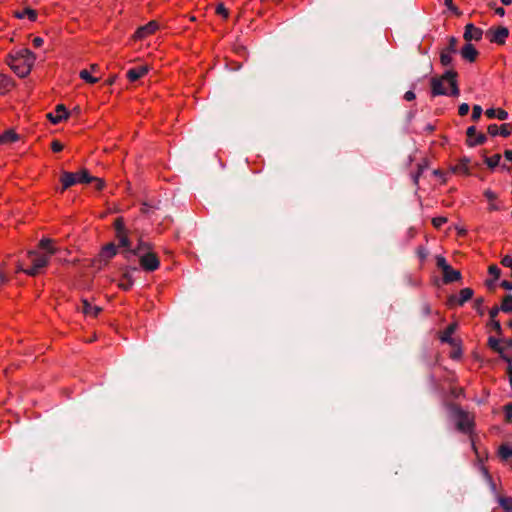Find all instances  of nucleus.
<instances>
[{
	"instance_id": "nucleus-1",
	"label": "nucleus",
	"mask_w": 512,
	"mask_h": 512,
	"mask_svg": "<svg viewBox=\"0 0 512 512\" xmlns=\"http://www.w3.org/2000/svg\"><path fill=\"white\" fill-rule=\"evenodd\" d=\"M457 76L458 74L456 71L448 70L440 77H432L430 81L432 96H459L460 90L458 87Z\"/></svg>"
},
{
	"instance_id": "nucleus-2",
	"label": "nucleus",
	"mask_w": 512,
	"mask_h": 512,
	"mask_svg": "<svg viewBox=\"0 0 512 512\" xmlns=\"http://www.w3.org/2000/svg\"><path fill=\"white\" fill-rule=\"evenodd\" d=\"M36 60L35 54L28 48H22L9 54L7 63L10 68L21 78L26 77Z\"/></svg>"
},
{
	"instance_id": "nucleus-3",
	"label": "nucleus",
	"mask_w": 512,
	"mask_h": 512,
	"mask_svg": "<svg viewBox=\"0 0 512 512\" xmlns=\"http://www.w3.org/2000/svg\"><path fill=\"white\" fill-rule=\"evenodd\" d=\"M135 254L139 255L140 266L144 270L151 272L159 268V258L151 251L149 243L140 242L135 250Z\"/></svg>"
},
{
	"instance_id": "nucleus-4",
	"label": "nucleus",
	"mask_w": 512,
	"mask_h": 512,
	"mask_svg": "<svg viewBox=\"0 0 512 512\" xmlns=\"http://www.w3.org/2000/svg\"><path fill=\"white\" fill-rule=\"evenodd\" d=\"M452 411L457 429L463 433H471L474 427L473 415L464 411L459 406H454Z\"/></svg>"
},
{
	"instance_id": "nucleus-5",
	"label": "nucleus",
	"mask_w": 512,
	"mask_h": 512,
	"mask_svg": "<svg viewBox=\"0 0 512 512\" xmlns=\"http://www.w3.org/2000/svg\"><path fill=\"white\" fill-rule=\"evenodd\" d=\"M60 181L62 183V192L68 189L69 187L77 184V183H90L91 175L88 173L86 169L81 170L80 172L72 173V172H63Z\"/></svg>"
},
{
	"instance_id": "nucleus-6",
	"label": "nucleus",
	"mask_w": 512,
	"mask_h": 512,
	"mask_svg": "<svg viewBox=\"0 0 512 512\" xmlns=\"http://www.w3.org/2000/svg\"><path fill=\"white\" fill-rule=\"evenodd\" d=\"M435 260L436 266L442 271L443 282L445 284L461 280V272L459 270L453 269L451 265L448 264L444 256L437 255Z\"/></svg>"
},
{
	"instance_id": "nucleus-7",
	"label": "nucleus",
	"mask_w": 512,
	"mask_h": 512,
	"mask_svg": "<svg viewBox=\"0 0 512 512\" xmlns=\"http://www.w3.org/2000/svg\"><path fill=\"white\" fill-rule=\"evenodd\" d=\"M457 43L458 40L451 36L449 37V44L446 48L442 49L440 52V62L443 66H450L453 61V54L457 53Z\"/></svg>"
},
{
	"instance_id": "nucleus-8",
	"label": "nucleus",
	"mask_w": 512,
	"mask_h": 512,
	"mask_svg": "<svg viewBox=\"0 0 512 512\" xmlns=\"http://www.w3.org/2000/svg\"><path fill=\"white\" fill-rule=\"evenodd\" d=\"M509 36V30L504 26L490 28L486 32V37L491 43L503 45Z\"/></svg>"
},
{
	"instance_id": "nucleus-9",
	"label": "nucleus",
	"mask_w": 512,
	"mask_h": 512,
	"mask_svg": "<svg viewBox=\"0 0 512 512\" xmlns=\"http://www.w3.org/2000/svg\"><path fill=\"white\" fill-rule=\"evenodd\" d=\"M473 290L471 288H463L460 290L458 295H451L448 298V305L449 306H463L467 301L472 299L473 297Z\"/></svg>"
},
{
	"instance_id": "nucleus-10",
	"label": "nucleus",
	"mask_w": 512,
	"mask_h": 512,
	"mask_svg": "<svg viewBox=\"0 0 512 512\" xmlns=\"http://www.w3.org/2000/svg\"><path fill=\"white\" fill-rule=\"evenodd\" d=\"M467 140L466 143L469 147H474L477 145H482L486 142L487 137L485 134L477 132L475 126H470L466 131Z\"/></svg>"
},
{
	"instance_id": "nucleus-11",
	"label": "nucleus",
	"mask_w": 512,
	"mask_h": 512,
	"mask_svg": "<svg viewBox=\"0 0 512 512\" xmlns=\"http://www.w3.org/2000/svg\"><path fill=\"white\" fill-rule=\"evenodd\" d=\"M483 195L488 201V211L493 212L506 209L503 202L499 200L498 195L491 189H486Z\"/></svg>"
},
{
	"instance_id": "nucleus-12",
	"label": "nucleus",
	"mask_w": 512,
	"mask_h": 512,
	"mask_svg": "<svg viewBox=\"0 0 512 512\" xmlns=\"http://www.w3.org/2000/svg\"><path fill=\"white\" fill-rule=\"evenodd\" d=\"M159 28V25L156 21H150L144 26L139 27L136 32L134 33V39L135 40H142L152 34H154L157 29Z\"/></svg>"
},
{
	"instance_id": "nucleus-13",
	"label": "nucleus",
	"mask_w": 512,
	"mask_h": 512,
	"mask_svg": "<svg viewBox=\"0 0 512 512\" xmlns=\"http://www.w3.org/2000/svg\"><path fill=\"white\" fill-rule=\"evenodd\" d=\"M487 132L492 137L497 135L508 137L512 133V125L509 123H504L501 126H498L497 124H490L487 128Z\"/></svg>"
},
{
	"instance_id": "nucleus-14",
	"label": "nucleus",
	"mask_w": 512,
	"mask_h": 512,
	"mask_svg": "<svg viewBox=\"0 0 512 512\" xmlns=\"http://www.w3.org/2000/svg\"><path fill=\"white\" fill-rule=\"evenodd\" d=\"M482 36L483 30L474 26L472 23H469L465 26L463 37L467 42H470L472 40L479 41L481 40Z\"/></svg>"
},
{
	"instance_id": "nucleus-15",
	"label": "nucleus",
	"mask_w": 512,
	"mask_h": 512,
	"mask_svg": "<svg viewBox=\"0 0 512 512\" xmlns=\"http://www.w3.org/2000/svg\"><path fill=\"white\" fill-rule=\"evenodd\" d=\"M47 117L53 124H58L68 117V112L63 104H59L56 106L54 112L49 113Z\"/></svg>"
},
{
	"instance_id": "nucleus-16",
	"label": "nucleus",
	"mask_w": 512,
	"mask_h": 512,
	"mask_svg": "<svg viewBox=\"0 0 512 512\" xmlns=\"http://www.w3.org/2000/svg\"><path fill=\"white\" fill-rule=\"evenodd\" d=\"M149 71V68L148 66L146 65H142V66H138V67H134V68H131L127 71V78L130 82H135L137 81L138 79L142 78L143 76H145Z\"/></svg>"
},
{
	"instance_id": "nucleus-17",
	"label": "nucleus",
	"mask_w": 512,
	"mask_h": 512,
	"mask_svg": "<svg viewBox=\"0 0 512 512\" xmlns=\"http://www.w3.org/2000/svg\"><path fill=\"white\" fill-rule=\"evenodd\" d=\"M469 164L470 160L468 158H462L454 166H452L451 170L457 175L467 176L470 174Z\"/></svg>"
},
{
	"instance_id": "nucleus-18",
	"label": "nucleus",
	"mask_w": 512,
	"mask_h": 512,
	"mask_svg": "<svg viewBox=\"0 0 512 512\" xmlns=\"http://www.w3.org/2000/svg\"><path fill=\"white\" fill-rule=\"evenodd\" d=\"M457 325L452 323L446 327V329L440 334L439 339L443 343H448L452 346L456 345L455 339L452 337L456 330Z\"/></svg>"
},
{
	"instance_id": "nucleus-19",
	"label": "nucleus",
	"mask_w": 512,
	"mask_h": 512,
	"mask_svg": "<svg viewBox=\"0 0 512 512\" xmlns=\"http://www.w3.org/2000/svg\"><path fill=\"white\" fill-rule=\"evenodd\" d=\"M29 258L31 263L39 269L44 268L47 266L49 262V256L44 254H38L36 252H29Z\"/></svg>"
},
{
	"instance_id": "nucleus-20",
	"label": "nucleus",
	"mask_w": 512,
	"mask_h": 512,
	"mask_svg": "<svg viewBox=\"0 0 512 512\" xmlns=\"http://www.w3.org/2000/svg\"><path fill=\"white\" fill-rule=\"evenodd\" d=\"M102 311V308L96 305H92L88 300H82V313L85 316L95 318Z\"/></svg>"
},
{
	"instance_id": "nucleus-21",
	"label": "nucleus",
	"mask_w": 512,
	"mask_h": 512,
	"mask_svg": "<svg viewBox=\"0 0 512 512\" xmlns=\"http://www.w3.org/2000/svg\"><path fill=\"white\" fill-rule=\"evenodd\" d=\"M461 56L469 62H474L478 56V51L471 43H467L461 49Z\"/></svg>"
},
{
	"instance_id": "nucleus-22",
	"label": "nucleus",
	"mask_w": 512,
	"mask_h": 512,
	"mask_svg": "<svg viewBox=\"0 0 512 512\" xmlns=\"http://www.w3.org/2000/svg\"><path fill=\"white\" fill-rule=\"evenodd\" d=\"M19 140V135L13 130L9 129L0 135V145H7Z\"/></svg>"
},
{
	"instance_id": "nucleus-23",
	"label": "nucleus",
	"mask_w": 512,
	"mask_h": 512,
	"mask_svg": "<svg viewBox=\"0 0 512 512\" xmlns=\"http://www.w3.org/2000/svg\"><path fill=\"white\" fill-rule=\"evenodd\" d=\"M14 86V81L11 77L0 74V94H7Z\"/></svg>"
},
{
	"instance_id": "nucleus-24",
	"label": "nucleus",
	"mask_w": 512,
	"mask_h": 512,
	"mask_svg": "<svg viewBox=\"0 0 512 512\" xmlns=\"http://www.w3.org/2000/svg\"><path fill=\"white\" fill-rule=\"evenodd\" d=\"M485 115L489 118V119H498V120H506L508 118V112L505 111L504 109L502 108H489L485 111Z\"/></svg>"
},
{
	"instance_id": "nucleus-25",
	"label": "nucleus",
	"mask_w": 512,
	"mask_h": 512,
	"mask_svg": "<svg viewBox=\"0 0 512 512\" xmlns=\"http://www.w3.org/2000/svg\"><path fill=\"white\" fill-rule=\"evenodd\" d=\"M117 253V248L114 244L109 243L106 246H104L100 252V258L103 259L105 262L110 260L112 257H114Z\"/></svg>"
},
{
	"instance_id": "nucleus-26",
	"label": "nucleus",
	"mask_w": 512,
	"mask_h": 512,
	"mask_svg": "<svg viewBox=\"0 0 512 512\" xmlns=\"http://www.w3.org/2000/svg\"><path fill=\"white\" fill-rule=\"evenodd\" d=\"M133 284H134V280H133L131 274L128 272H125L121 276V278L118 282V287L120 289H122L123 291H129L132 288Z\"/></svg>"
},
{
	"instance_id": "nucleus-27",
	"label": "nucleus",
	"mask_w": 512,
	"mask_h": 512,
	"mask_svg": "<svg viewBox=\"0 0 512 512\" xmlns=\"http://www.w3.org/2000/svg\"><path fill=\"white\" fill-rule=\"evenodd\" d=\"M14 16L18 19L28 18L30 21L34 22L37 19V12L32 8H25L22 11H16Z\"/></svg>"
},
{
	"instance_id": "nucleus-28",
	"label": "nucleus",
	"mask_w": 512,
	"mask_h": 512,
	"mask_svg": "<svg viewBox=\"0 0 512 512\" xmlns=\"http://www.w3.org/2000/svg\"><path fill=\"white\" fill-rule=\"evenodd\" d=\"M79 77L89 84H95L100 80V77L92 76V72L87 69L81 70L79 72Z\"/></svg>"
},
{
	"instance_id": "nucleus-29",
	"label": "nucleus",
	"mask_w": 512,
	"mask_h": 512,
	"mask_svg": "<svg viewBox=\"0 0 512 512\" xmlns=\"http://www.w3.org/2000/svg\"><path fill=\"white\" fill-rule=\"evenodd\" d=\"M39 247L43 250H46L49 253V256L56 253V248L53 246V241L49 238H43L39 242Z\"/></svg>"
},
{
	"instance_id": "nucleus-30",
	"label": "nucleus",
	"mask_w": 512,
	"mask_h": 512,
	"mask_svg": "<svg viewBox=\"0 0 512 512\" xmlns=\"http://www.w3.org/2000/svg\"><path fill=\"white\" fill-rule=\"evenodd\" d=\"M488 345L492 350L499 353L501 357L504 355V348L500 345V341L498 339L489 337Z\"/></svg>"
},
{
	"instance_id": "nucleus-31",
	"label": "nucleus",
	"mask_w": 512,
	"mask_h": 512,
	"mask_svg": "<svg viewBox=\"0 0 512 512\" xmlns=\"http://www.w3.org/2000/svg\"><path fill=\"white\" fill-rule=\"evenodd\" d=\"M501 155L500 154H494L491 157H486L484 162L485 164L491 168L494 169L500 164Z\"/></svg>"
},
{
	"instance_id": "nucleus-32",
	"label": "nucleus",
	"mask_w": 512,
	"mask_h": 512,
	"mask_svg": "<svg viewBox=\"0 0 512 512\" xmlns=\"http://www.w3.org/2000/svg\"><path fill=\"white\" fill-rule=\"evenodd\" d=\"M500 308L503 312L512 313V295H506L503 298Z\"/></svg>"
},
{
	"instance_id": "nucleus-33",
	"label": "nucleus",
	"mask_w": 512,
	"mask_h": 512,
	"mask_svg": "<svg viewBox=\"0 0 512 512\" xmlns=\"http://www.w3.org/2000/svg\"><path fill=\"white\" fill-rule=\"evenodd\" d=\"M499 455L502 459L507 460L512 457V447L508 445H501L499 447Z\"/></svg>"
},
{
	"instance_id": "nucleus-34",
	"label": "nucleus",
	"mask_w": 512,
	"mask_h": 512,
	"mask_svg": "<svg viewBox=\"0 0 512 512\" xmlns=\"http://www.w3.org/2000/svg\"><path fill=\"white\" fill-rule=\"evenodd\" d=\"M499 502L505 512H512V497H501Z\"/></svg>"
},
{
	"instance_id": "nucleus-35",
	"label": "nucleus",
	"mask_w": 512,
	"mask_h": 512,
	"mask_svg": "<svg viewBox=\"0 0 512 512\" xmlns=\"http://www.w3.org/2000/svg\"><path fill=\"white\" fill-rule=\"evenodd\" d=\"M114 227L116 230V234L124 233L126 232L125 229V223L122 217H118L114 221Z\"/></svg>"
},
{
	"instance_id": "nucleus-36",
	"label": "nucleus",
	"mask_w": 512,
	"mask_h": 512,
	"mask_svg": "<svg viewBox=\"0 0 512 512\" xmlns=\"http://www.w3.org/2000/svg\"><path fill=\"white\" fill-rule=\"evenodd\" d=\"M216 14L217 15H220L221 17H223L224 19H227L228 16H229V12H228V9L224 6V4L220 3L217 5L216 7Z\"/></svg>"
},
{
	"instance_id": "nucleus-37",
	"label": "nucleus",
	"mask_w": 512,
	"mask_h": 512,
	"mask_svg": "<svg viewBox=\"0 0 512 512\" xmlns=\"http://www.w3.org/2000/svg\"><path fill=\"white\" fill-rule=\"evenodd\" d=\"M448 219L444 216H439V217H434L432 219V224L433 226L436 228V229H439L442 227V225H444L445 223H447Z\"/></svg>"
},
{
	"instance_id": "nucleus-38",
	"label": "nucleus",
	"mask_w": 512,
	"mask_h": 512,
	"mask_svg": "<svg viewBox=\"0 0 512 512\" xmlns=\"http://www.w3.org/2000/svg\"><path fill=\"white\" fill-rule=\"evenodd\" d=\"M482 107L480 105H474L472 108V120L478 121L482 115Z\"/></svg>"
},
{
	"instance_id": "nucleus-39",
	"label": "nucleus",
	"mask_w": 512,
	"mask_h": 512,
	"mask_svg": "<svg viewBox=\"0 0 512 512\" xmlns=\"http://www.w3.org/2000/svg\"><path fill=\"white\" fill-rule=\"evenodd\" d=\"M117 238L119 240V244L123 247H129V240L127 236V232L117 234Z\"/></svg>"
},
{
	"instance_id": "nucleus-40",
	"label": "nucleus",
	"mask_w": 512,
	"mask_h": 512,
	"mask_svg": "<svg viewBox=\"0 0 512 512\" xmlns=\"http://www.w3.org/2000/svg\"><path fill=\"white\" fill-rule=\"evenodd\" d=\"M488 272L490 275L493 276L494 280H497L499 277H500V269L498 268L497 265H490L489 268H488Z\"/></svg>"
},
{
	"instance_id": "nucleus-41",
	"label": "nucleus",
	"mask_w": 512,
	"mask_h": 512,
	"mask_svg": "<svg viewBox=\"0 0 512 512\" xmlns=\"http://www.w3.org/2000/svg\"><path fill=\"white\" fill-rule=\"evenodd\" d=\"M90 183H94V186H95L96 190H102L103 187H104V181L102 179H100V178H97V177L91 176V182Z\"/></svg>"
},
{
	"instance_id": "nucleus-42",
	"label": "nucleus",
	"mask_w": 512,
	"mask_h": 512,
	"mask_svg": "<svg viewBox=\"0 0 512 512\" xmlns=\"http://www.w3.org/2000/svg\"><path fill=\"white\" fill-rule=\"evenodd\" d=\"M483 302H484L483 298H477L474 302V308L480 315H483V313H484L483 308H482Z\"/></svg>"
},
{
	"instance_id": "nucleus-43",
	"label": "nucleus",
	"mask_w": 512,
	"mask_h": 512,
	"mask_svg": "<svg viewBox=\"0 0 512 512\" xmlns=\"http://www.w3.org/2000/svg\"><path fill=\"white\" fill-rule=\"evenodd\" d=\"M417 255L419 257V259L424 262L427 258V255H428V252L427 250L424 248V247H418L417 248Z\"/></svg>"
},
{
	"instance_id": "nucleus-44",
	"label": "nucleus",
	"mask_w": 512,
	"mask_h": 512,
	"mask_svg": "<svg viewBox=\"0 0 512 512\" xmlns=\"http://www.w3.org/2000/svg\"><path fill=\"white\" fill-rule=\"evenodd\" d=\"M469 109H470V107H469V105H468L467 103H462V104L459 106V108H458V114H459L460 116H465V115H467V114H468Z\"/></svg>"
},
{
	"instance_id": "nucleus-45",
	"label": "nucleus",
	"mask_w": 512,
	"mask_h": 512,
	"mask_svg": "<svg viewBox=\"0 0 512 512\" xmlns=\"http://www.w3.org/2000/svg\"><path fill=\"white\" fill-rule=\"evenodd\" d=\"M51 149L53 152L57 153L63 150V144L59 142L58 140H54L51 143Z\"/></svg>"
},
{
	"instance_id": "nucleus-46",
	"label": "nucleus",
	"mask_w": 512,
	"mask_h": 512,
	"mask_svg": "<svg viewBox=\"0 0 512 512\" xmlns=\"http://www.w3.org/2000/svg\"><path fill=\"white\" fill-rule=\"evenodd\" d=\"M490 325L496 331L497 334H502V327L497 319H495L494 321H490Z\"/></svg>"
},
{
	"instance_id": "nucleus-47",
	"label": "nucleus",
	"mask_w": 512,
	"mask_h": 512,
	"mask_svg": "<svg viewBox=\"0 0 512 512\" xmlns=\"http://www.w3.org/2000/svg\"><path fill=\"white\" fill-rule=\"evenodd\" d=\"M500 310H501V308H499L497 306H494L490 309V311H489L490 321H494L496 319Z\"/></svg>"
},
{
	"instance_id": "nucleus-48",
	"label": "nucleus",
	"mask_w": 512,
	"mask_h": 512,
	"mask_svg": "<svg viewBox=\"0 0 512 512\" xmlns=\"http://www.w3.org/2000/svg\"><path fill=\"white\" fill-rule=\"evenodd\" d=\"M501 264L505 267H509L512 269V257L509 255H505L501 260Z\"/></svg>"
},
{
	"instance_id": "nucleus-49",
	"label": "nucleus",
	"mask_w": 512,
	"mask_h": 512,
	"mask_svg": "<svg viewBox=\"0 0 512 512\" xmlns=\"http://www.w3.org/2000/svg\"><path fill=\"white\" fill-rule=\"evenodd\" d=\"M502 359H504L508 363L507 373H508L509 378H510V377H512V360H511L510 357H508L506 355H502Z\"/></svg>"
},
{
	"instance_id": "nucleus-50",
	"label": "nucleus",
	"mask_w": 512,
	"mask_h": 512,
	"mask_svg": "<svg viewBox=\"0 0 512 512\" xmlns=\"http://www.w3.org/2000/svg\"><path fill=\"white\" fill-rule=\"evenodd\" d=\"M40 269L39 268H36L33 264L30 268L26 269L24 272L27 274V275H30V276H36L38 273H39Z\"/></svg>"
},
{
	"instance_id": "nucleus-51",
	"label": "nucleus",
	"mask_w": 512,
	"mask_h": 512,
	"mask_svg": "<svg viewBox=\"0 0 512 512\" xmlns=\"http://www.w3.org/2000/svg\"><path fill=\"white\" fill-rule=\"evenodd\" d=\"M505 415L507 418V421H511L512 418V403H509L505 406Z\"/></svg>"
},
{
	"instance_id": "nucleus-52",
	"label": "nucleus",
	"mask_w": 512,
	"mask_h": 512,
	"mask_svg": "<svg viewBox=\"0 0 512 512\" xmlns=\"http://www.w3.org/2000/svg\"><path fill=\"white\" fill-rule=\"evenodd\" d=\"M44 43V40L43 38L41 37H35L33 40H32V44L35 48H40Z\"/></svg>"
},
{
	"instance_id": "nucleus-53",
	"label": "nucleus",
	"mask_w": 512,
	"mask_h": 512,
	"mask_svg": "<svg viewBox=\"0 0 512 512\" xmlns=\"http://www.w3.org/2000/svg\"><path fill=\"white\" fill-rule=\"evenodd\" d=\"M415 93L413 91H407L405 94H404V99L406 101H412L415 99Z\"/></svg>"
},
{
	"instance_id": "nucleus-54",
	"label": "nucleus",
	"mask_w": 512,
	"mask_h": 512,
	"mask_svg": "<svg viewBox=\"0 0 512 512\" xmlns=\"http://www.w3.org/2000/svg\"><path fill=\"white\" fill-rule=\"evenodd\" d=\"M501 287L504 288L505 290H512V282L508 280H503L501 282Z\"/></svg>"
},
{
	"instance_id": "nucleus-55",
	"label": "nucleus",
	"mask_w": 512,
	"mask_h": 512,
	"mask_svg": "<svg viewBox=\"0 0 512 512\" xmlns=\"http://www.w3.org/2000/svg\"><path fill=\"white\" fill-rule=\"evenodd\" d=\"M445 5L451 11L457 12V8L453 4V0H445Z\"/></svg>"
},
{
	"instance_id": "nucleus-56",
	"label": "nucleus",
	"mask_w": 512,
	"mask_h": 512,
	"mask_svg": "<svg viewBox=\"0 0 512 512\" xmlns=\"http://www.w3.org/2000/svg\"><path fill=\"white\" fill-rule=\"evenodd\" d=\"M504 157H505L508 161L512 162V150H510V149H506V150L504 151Z\"/></svg>"
},
{
	"instance_id": "nucleus-57",
	"label": "nucleus",
	"mask_w": 512,
	"mask_h": 512,
	"mask_svg": "<svg viewBox=\"0 0 512 512\" xmlns=\"http://www.w3.org/2000/svg\"><path fill=\"white\" fill-rule=\"evenodd\" d=\"M495 13L501 17L505 15V9L503 7H497L495 9Z\"/></svg>"
},
{
	"instance_id": "nucleus-58",
	"label": "nucleus",
	"mask_w": 512,
	"mask_h": 512,
	"mask_svg": "<svg viewBox=\"0 0 512 512\" xmlns=\"http://www.w3.org/2000/svg\"><path fill=\"white\" fill-rule=\"evenodd\" d=\"M7 282V277L0 272V286Z\"/></svg>"
},
{
	"instance_id": "nucleus-59",
	"label": "nucleus",
	"mask_w": 512,
	"mask_h": 512,
	"mask_svg": "<svg viewBox=\"0 0 512 512\" xmlns=\"http://www.w3.org/2000/svg\"><path fill=\"white\" fill-rule=\"evenodd\" d=\"M98 70H99V66H98L97 64H92V65L90 66V71H91L92 73H96Z\"/></svg>"
},
{
	"instance_id": "nucleus-60",
	"label": "nucleus",
	"mask_w": 512,
	"mask_h": 512,
	"mask_svg": "<svg viewBox=\"0 0 512 512\" xmlns=\"http://www.w3.org/2000/svg\"><path fill=\"white\" fill-rule=\"evenodd\" d=\"M501 3L505 6H509L512 3V0H501Z\"/></svg>"
},
{
	"instance_id": "nucleus-61",
	"label": "nucleus",
	"mask_w": 512,
	"mask_h": 512,
	"mask_svg": "<svg viewBox=\"0 0 512 512\" xmlns=\"http://www.w3.org/2000/svg\"><path fill=\"white\" fill-rule=\"evenodd\" d=\"M504 343L506 344V347H511L512 346V338L505 340Z\"/></svg>"
},
{
	"instance_id": "nucleus-62",
	"label": "nucleus",
	"mask_w": 512,
	"mask_h": 512,
	"mask_svg": "<svg viewBox=\"0 0 512 512\" xmlns=\"http://www.w3.org/2000/svg\"><path fill=\"white\" fill-rule=\"evenodd\" d=\"M426 130L429 131V132H433L434 131V126L429 124V125H427Z\"/></svg>"
},
{
	"instance_id": "nucleus-63",
	"label": "nucleus",
	"mask_w": 512,
	"mask_h": 512,
	"mask_svg": "<svg viewBox=\"0 0 512 512\" xmlns=\"http://www.w3.org/2000/svg\"><path fill=\"white\" fill-rule=\"evenodd\" d=\"M502 168L509 170V167H506L505 165H502Z\"/></svg>"
},
{
	"instance_id": "nucleus-64",
	"label": "nucleus",
	"mask_w": 512,
	"mask_h": 512,
	"mask_svg": "<svg viewBox=\"0 0 512 512\" xmlns=\"http://www.w3.org/2000/svg\"><path fill=\"white\" fill-rule=\"evenodd\" d=\"M509 380H510V384H511V386H512V376L510 377V379H509Z\"/></svg>"
}]
</instances>
